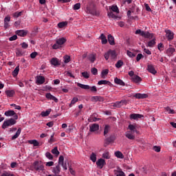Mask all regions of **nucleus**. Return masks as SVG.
Here are the masks:
<instances>
[{"label":"nucleus","instance_id":"1","mask_svg":"<svg viewBox=\"0 0 176 176\" xmlns=\"http://www.w3.org/2000/svg\"><path fill=\"white\" fill-rule=\"evenodd\" d=\"M68 164H69V162L67 160H64V156L60 155L58 158V164L52 168L53 174H54V175H58V174L61 173L60 166L63 167L64 171H67L68 170Z\"/></svg>","mask_w":176,"mask_h":176},{"label":"nucleus","instance_id":"2","mask_svg":"<svg viewBox=\"0 0 176 176\" xmlns=\"http://www.w3.org/2000/svg\"><path fill=\"white\" fill-rule=\"evenodd\" d=\"M65 42H67V38L64 37L57 38L56 41V43L52 45V49H60V47H62L63 45H64Z\"/></svg>","mask_w":176,"mask_h":176},{"label":"nucleus","instance_id":"3","mask_svg":"<svg viewBox=\"0 0 176 176\" xmlns=\"http://www.w3.org/2000/svg\"><path fill=\"white\" fill-rule=\"evenodd\" d=\"M135 34L136 35H141V36H143L144 38H146L147 39H152V38H153V34L148 32L142 31L141 30H137Z\"/></svg>","mask_w":176,"mask_h":176},{"label":"nucleus","instance_id":"4","mask_svg":"<svg viewBox=\"0 0 176 176\" xmlns=\"http://www.w3.org/2000/svg\"><path fill=\"white\" fill-rule=\"evenodd\" d=\"M104 57L107 61L109 60V57L111 60H115L117 57L116 51L109 50L107 52L104 53Z\"/></svg>","mask_w":176,"mask_h":176},{"label":"nucleus","instance_id":"5","mask_svg":"<svg viewBox=\"0 0 176 176\" xmlns=\"http://www.w3.org/2000/svg\"><path fill=\"white\" fill-rule=\"evenodd\" d=\"M16 123V121L15 119L10 118L8 120H6L3 122L2 124V129H8V127H10L11 126H14V124Z\"/></svg>","mask_w":176,"mask_h":176},{"label":"nucleus","instance_id":"6","mask_svg":"<svg viewBox=\"0 0 176 176\" xmlns=\"http://www.w3.org/2000/svg\"><path fill=\"white\" fill-rule=\"evenodd\" d=\"M34 168L36 171L42 172L45 171V165L42 164H39V162L36 161L33 164Z\"/></svg>","mask_w":176,"mask_h":176},{"label":"nucleus","instance_id":"7","mask_svg":"<svg viewBox=\"0 0 176 176\" xmlns=\"http://www.w3.org/2000/svg\"><path fill=\"white\" fill-rule=\"evenodd\" d=\"M164 32L166 33L165 36L167 41H173V39H174L175 34H174V32H173V31L166 29L164 30Z\"/></svg>","mask_w":176,"mask_h":176},{"label":"nucleus","instance_id":"8","mask_svg":"<svg viewBox=\"0 0 176 176\" xmlns=\"http://www.w3.org/2000/svg\"><path fill=\"white\" fill-rule=\"evenodd\" d=\"M105 164H107V162H105V160L102 158H100L96 161V166L98 168H100V169L103 168Z\"/></svg>","mask_w":176,"mask_h":176},{"label":"nucleus","instance_id":"9","mask_svg":"<svg viewBox=\"0 0 176 176\" xmlns=\"http://www.w3.org/2000/svg\"><path fill=\"white\" fill-rule=\"evenodd\" d=\"M5 116H14V120H17L19 119V116L13 110H9L4 113Z\"/></svg>","mask_w":176,"mask_h":176},{"label":"nucleus","instance_id":"10","mask_svg":"<svg viewBox=\"0 0 176 176\" xmlns=\"http://www.w3.org/2000/svg\"><path fill=\"white\" fill-rule=\"evenodd\" d=\"M128 129H129V131L132 133H136V134H140V131L137 130V124H130L128 126Z\"/></svg>","mask_w":176,"mask_h":176},{"label":"nucleus","instance_id":"11","mask_svg":"<svg viewBox=\"0 0 176 176\" xmlns=\"http://www.w3.org/2000/svg\"><path fill=\"white\" fill-rule=\"evenodd\" d=\"M100 130V125L98 124H92L89 126V131L91 133H94Z\"/></svg>","mask_w":176,"mask_h":176},{"label":"nucleus","instance_id":"12","mask_svg":"<svg viewBox=\"0 0 176 176\" xmlns=\"http://www.w3.org/2000/svg\"><path fill=\"white\" fill-rule=\"evenodd\" d=\"M36 83L37 85H43L45 83V77L42 76H37L36 77Z\"/></svg>","mask_w":176,"mask_h":176},{"label":"nucleus","instance_id":"13","mask_svg":"<svg viewBox=\"0 0 176 176\" xmlns=\"http://www.w3.org/2000/svg\"><path fill=\"white\" fill-rule=\"evenodd\" d=\"M125 137L128 138V140H135V135H134V132H131L128 131L125 133Z\"/></svg>","mask_w":176,"mask_h":176},{"label":"nucleus","instance_id":"14","mask_svg":"<svg viewBox=\"0 0 176 176\" xmlns=\"http://www.w3.org/2000/svg\"><path fill=\"white\" fill-rule=\"evenodd\" d=\"M147 71H148V72H150V74H152L153 75H155V74H157V72L155 69V66H153V65H148L147 66Z\"/></svg>","mask_w":176,"mask_h":176},{"label":"nucleus","instance_id":"15","mask_svg":"<svg viewBox=\"0 0 176 176\" xmlns=\"http://www.w3.org/2000/svg\"><path fill=\"white\" fill-rule=\"evenodd\" d=\"M141 118H144V116L141 114H135V113H133L130 115V119L131 120H138L139 119H141Z\"/></svg>","mask_w":176,"mask_h":176},{"label":"nucleus","instance_id":"16","mask_svg":"<svg viewBox=\"0 0 176 176\" xmlns=\"http://www.w3.org/2000/svg\"><path fill=\"white\" fill-rule=\"evenodd\" d=\"M45 97H46V98H47V100H51L52 101H54L55 102H58V99H57V98H56V96H54L50 93L46 94Z\"/></svg>","mask_w":176,"mask_h":176},{"label":"nucleus","instance_id":"17","mask_svg":"<svg viewBox=\"0 0 176 176\" xmlns=\"http://www.w3.org/2000/svg\"><path fill=\"white\" fill-rule=\"evenodd\" d=\"M114 173H115L116 176H126V174L124 173V172H123L122 168H120L119 167L117 168V169L114 170Z\"/></svg>","mask_w":176,"mask_h":176},{"label":"nucleus","instance_id":"18","mask_svg":"<svg viewBox=\"0 0 176 176\" xmlns=\"http://www.w3.org/2000/svg\"><path fill=\"white\" fill-rule=\"evenodd\" d=\"M10 22V16H7L4 18V28L8 29L10 27L9 23Z\"/></svg>","mask_w":176,"mask_h":176},{"label":"nucleus","instance_id":"19","mask_svg":"<svg viewBox=\"0 0 176 176\" xmlns=\"http://www.w3.org/2000/svg\"><path fill=\"white\" fill-rule=\"evenodd\" d=\"M16 34L19 36H27V34H28V31L25 30H17L16 32Z\"/></svg>","mask_w":176,"mask_h":176},{"label":"nucleus","instance_id":"20","mask_svg":"<svg viewBox=\"0 0 176 176\" xmlns=\"http://www.w3.org/2000/svg\"><path fill=\"white\" fill-rule=\"evenodd\" d=\"M124 104H126V100L118 101L113 104V107L120 108V107H122V105H124Z\"/></svg>","mask_w":176,"mask_h":176},{"label":"nucleus","instance_id":"21","mask_svg":"<svg viewBox=\"0 0 176 176\" xmlns=\"http://www.w3.org/2000/svg\"><path fill=\"white\" fill-rule=\"evenodd\" d=\"M99 38L101 40L102 45H107V43H108V40L107 39V36H105L104 34H101Z\"/></svg>","mask_w":176,"mask_h":176},{"label":"nucleus","instance_id":"22","mask_svg":"<svg viewBox=\"0 0 176 176\" xmlns=\"http://www.w3.org/2000/svg\"><path fill=\"white\" fill-rule=\"evenodd\" d=\"M5 93L6 94L7 97H10V98L13 97L14 96V94H16V92L13 89L6 90L5 91Z\"/></svg>","mask_w":176,"mask_h":176},{"label":"nucleus","instance_id":"23","mask_svg":"<svg viewBox=\"0 0 176 176\" xmlns=\"http://www.w3.org/2000/svg\"><path fill=\"white\" fill-rule=\"evenodd\" d=\"M174 53H175V48L174 47H168L166 50V54H168L169 56H173Z\"/></svg>","mask_w":176,"mask_h":176},{"label":"nucleus","instance_id":"24","mask_svg":"<svg viewBox=\"0 0 176 176\" xmlns=\"http://www.w3.org/2000/svg\"><path fill=\"white\" fill-rule=\"evenodd\" d=\"M114 155L116 156V157H118V159H124V155H123V153L121 151H116L114 153Z\"/></svg>","mask_w":176,"mask_h":176},{"label":"nucleus","instance_id":"25","mask_svg":"<svg viewBox=\"0 0 176 176\" xmlns=\"http://www.w3.org/2000/svg\"><path fill=\"white\" fill-rule=\"evenodd\" d=\"M87 58L90 63H94L96 61V54H90L88 55Z\"/></svg>","mask_w":176,"mask_h":176},{"label":"nucleus","instance_id":"26","mask_svg":"<svg viewBox=\"0 0 176 176\" xmlns=\"http://www.w3.org/2000/svg\"><path fill=\"white\" fill-rule=\"evenodd\" d=\"M109 9H111V10H112V12H114L115 13H120L119 8H118V6L116 5L109 6Z\"/></svg>","mask_w":176,"mask_h":176},{"label":"nucleus","instance_id":"27","mask_svg":"<svg viewBox=\"0 0 176 176\" xmlns=\"http://www.w3.org/2000/svg\"><path fill=\"white\" fill-rule=\"evenodd\" d=\"M132 80L135 83H140V82H141V80H142L141 79V77H140L137 75H135L132 77Z\"/></svg>","mask_w":176,"mask_h":176},{"label":"nucleus","instance_id":"28","mask_svg":"<svg viewBox=\"0 0 176 176\" xmlns=\"http://www.w3.org/2000/svg\"><path fill=\"white\" fill-rule=\"evenodd\" d=\"M89 159L93 163H96V162H97V154H96V153H91Z\"/></svg>","mask_w":176,"mask_h":176},{"label":"nucleus","instance_id":"29","mask_svg":"<svg viewBox=\"0 0 176 176\" xmlns=\"http://www.w3.org/2000/svg\"><path fill=\"white\" fill-rule=\"evenodd\" d=\"M108 41H109V43L112 46L115 45V38L112 36L111 34L108 35Z\"/></svg>","mask_w":176,"mask_h":176},{"label":"nucleus","instance_id":"30","mask_svg":"<svg viewBox=\"0 0 176 176\" xmlns=\"http://www.w3.org/2000/svg\"><path fill=\"white\" fill-rule=\"evenodd\" d=\"M134 97H135V98H138V99H141V98H146V97H148V95H146V94H136Z\"/></svg>","mask_w":176,"mask_h":176},{"label":"nucleus","instance_id":"31","mask_svg":"<svg viewBox=\"0 0 176 176\" xmlns=\"http://www.w3.org/2000/svg\"><path fill=\"white\" fill-rule=\"evenodd\" d=\"M52 112V109H47L45 111H42L41 115V116H43V118H45L46 116H49V115H50V113Z\"/></svg>","mask_w":176,"mask_h":176},{"label":"nucleus","instance_id":"32","mask_svg":"<svg viewBox=\"0 0 176 176\" xmlns=\"http://www.w3.org/2000/svg\"><path fill=\"white\" fill-rule=\"evenodd\" d=\"M102 157H103V159H111V154L109 153V151H104L102 155Z\"/></svg>","mask_w":176,"mask_h":176},{"label":"nucleus","instance_id":"33","mask_svg":"<svg viewBox=\"0 0 176 176\" xmlns=\"http://www.w3.org/2000/svg\"><path fill=\"white\" fill-rule=\"evenodd\" d=\"M50 63L52 65H54L55 67H56V65H60V62H58V59L56 58H53L51 60Z\"/></svg>","mask_w":176,"mask_h":176},{"label":"nucleus","instance_id":"34","mask_svg":"<svg viewBox=\"0 0 176 176\" xmlns=\"http://www.w3.org/2000/svg\"><path fill=\"white\" fill-rule=\"evenodd\" d=\"M77 86H78V87H80L81 89H84V90H89V89H90L89 85L80 84L79 82L77 84Z\"/></svg>","mask_w":176,"mask_h":176},{"label":"nucleus","instance_id":"35","mask_svg":"<svg viewBox=\"0 0 176 176\" xmlns=\"http://www.w3.org/2000/svg\"><path fill=\"white\" fill-rule=\"evenodd\" d=\"M114 82L116 85H120V86H124V82L121 79L116 78Z\"/></svg>","mask_w":176,"mask_h":176},{"label":"nucleus","instance_id":"36","mask_svg":"<svg viewBox=\"0 0 176 176\" xmlns=\"http://www.w3.org/2000/svg\"><path fill=\"white\" fill-rule=\"evenodd\" d=\"M19 71H20V67L19 66H16L14 70L12 72V76H14V78H16V76L19 75Z\"/></svg>","mask_w":176,"mask_h":176},{"label":"nucleus","instance_id":"37","mask_svg":"<svg viewBox=\"0 0 176 176\" xmlns=\"http://www.w3.org/2000/svg\"><path fill=\"white\" fill-rule=\"evenodd\" d=\"M109 74V70L107 69H105L104 70L102 71L100 76L101 78H102L103 79H105V76H107V74Z\"/></svg>","mask_w":176,"mask_h":176},{"label":"nucleus","instance_id":"38","mask_svg":"<svg viewBox=\"0 0 176 176\" xmlns=\"http://www.w3.org/2000/svg\"><path fill=\"white\" fill-rule=\"evenodd\" d=\"M20 134H21V129H19L16 132V134H14L12 137V140H16V138H19V135H20Z\"/></svg>","mask_w":176,"mask_h":176},{"label":"nucleus","instance_id":"39","mask_svg":"<svg viewBox=\"0 0 176 176\" xmlns=\"http://www.w3.org/2000/svg\"><path fill=\"white\" fill-rule=\"evenodd\" d=\"M29 144L34 145V146H39V142L36 140H32L28 141Z\"/></svg>","mask_w":176,"mask_h":176},{"label":"nucleus","instance_id":"40","mask_svg":"<svg viewBox=\"0 0 176 176\" xmlns=\"http://www.w3.org/2000/svg\"><path fill=\"white\" fill-rule=\"evenodd\" d=\"M155 45H156V41H155V39L153 38V40L148 42L147 46L148 47H153Z\"/></svg>","mask_w":176,"mask_h":176},{"label":"nucleus","instance_id":"41","mask_svg":"<svg viewBox=\"0 0 176 176\" xmlns=\"http://www.w3.org/2000/svg\"><path fill=\"white\" fill-rule=\"evenodd\" d=\"M66 25H68L67 21L60 22L58 23V28H64V27H66Z\"/></svg>","mask_w":176,"mask_h":176},{"label":"nucleus","instance_id":"42","mask_svg":"<svg viewBox=\"0 0 176 176\" xmlns=\"http://www.w3.org/2000/svg\"><path fill=\"white\" fill-rule=\"evenodd\" d=\"M51 152L53 155H55L56 156H58L60 155V151H58V148H57V147L54 148L51 151Z\"/></svg>","mask_w":176,"mask_h":176},{"label":"nucleus","instance_id":"43","mask_svg":"<svg viewBox=\"0 0 176 176\" xmlns=\"http://www.w3.org/2000/svg\"><path fill=\"white\" fill-rule=\"evenodd\" d=\"M164 109L166 111V112H168V113L170 115H174V113H175L174 109H171L169 107H165Z\"/></svg>","mask_w":176,"mask_h":176},{"label":"nucleus","instance_id":"44","mask_svg":"<svg viewBox=\"0 0 176 176\" xmlns=\"http://www.w3.org/2000/svg\"><path fill=\"white\" fill-rule=\"evenodd\" d=\"M78 98H74L72 100V101H71V102H70V104H69V108H72V107L73 105H75V104H76V102H78Z\"/></svg>","mask_w":176,"mask_h":176},{"label":"nucleus","instance_id":"45","mask_svg":"<svg viewBox=\"0 0 176 176\" xmlns=\"http://www.w3.org/2000/svg\"><path fill=\"white\" fill-rule=\"evenodd\" d=\"M107 16L108 17H109V19H113L114 20H116V19H118V16L115 15V14H113V12H108Z\"/></svg>","mask_w":176,"mask_h":176},{"label":"nucleus","instance_id":"46","mask_svg":"<svg viewBox=\"0 0 176 176\" xmlns=\"http://www.w3.org/2000/svg\"><path fill=\"white\" fill-rule=\"evenodd\" d=\"M109 130H111V127L109 126V125H105L104 130V135H107V134L109 133Z\"/></svg>","mask_w":176,"mask_h":176},{"label":"nucleus","instance_id":"47","mask_svg":"<svg viewBox=\"0 0 176 176\" xmlns=\"http://www.w3.org/2000/svg\"><path fill=\"white\" fill-rule=\"evenodd\" d=\"M1 176H16L14 174L9 172V171H4Z\"/></svg>","mask_w":176,"mask_h":176},{"label":"nucleus","instance_id":"48","mask_svg":"<svg viewBox=\"0 0 176 176\" xmlns=\"http://www.w3.org/2000/svg\"><path fill=\"white\" fill-rule=\"evenodd\" d=\"M108 83H111L109 81L107 80H101L98 82V85H108Z\"/></svg>","mask_w":176,"mask_h":176},{"label":"nucleus","instance_id":"49","mask_svg":"<svg viewBox=\"0 0 176 176\" xmlns=\"http://www.w3.org/2000/svg\"><path fill=\"white\" fill-rule=\"evenodd\" d=\"M122 66H123V60H120L116 63V68H121V67Z\"/></svg>","mask_w":176,"mask_h":176},{"label":"nucleus","instance_id":"50","mask_svg":"<svg viewBox=\"0 0 176 176\" xmlns=\"http://www.w3.org/2000/svg\"><path fill=\"white\" fill-rule=\"evenodd\" d=\"M45 157H47V159H49V160H53V155H52V153H50V152L45 153Z\"/></svg>","mask_w":176,"mask_h":176},{"label":"nucleus","instance_id":"51","mask_svg":"<svg viewBox=\"0 0 176 176\" xmlns=\"http://www.w3.org/2000/svg\"><path fill=\"white\" fill-rule=\"evenodd\" d=\"M157 49L160 50V52H163V50H164V45H163V43H159L157 45Z\"/></svg>","mask_w":176,"mask_h":176},{"label":"nucleus","instance_id":"52","mask_svg":"<svg viewBox=\"0 0 176 176\" xmlns=\"http://www.w3.org/2000/svg\"><path fill=\"white\" fill-rule=\"evenodd\" d=\"M81 74L83 78H85V79H89V78H90V74H89L87 72H82Z\"/></svg>","mask_w":176,"mask_h":176},{"label":"nucleus","instance_id":"53","mask_svg":"<svg viewBox=\"0 0 176 176\" xmlns=\"http://www.w3.org/2000/svg\"><path fill=\"white\" fill-rule=\"evenodd\" d=\"M69 61H71V58L69 57V56L66 55L64 57V63H65V64H68V63H69Z\"/></svg>","mask_w":176,"mask_h":176},{"label":"nucleus","instance_id":"54","mask_svg":"<svg viewBox=\"0 0 176 176\" xmlns=\"http://www.w3.org/2000/svg\"><path fill=\"white\" fill-rule=\"evenodd\" d=\"M74 10H79L80 9V3H76L73 7Z\"/></svg>","mask_w":176,"mask_h":176},{"label":"nucleus","instance_id":"55","mask_svg":"<svg viewBox=\"0 0 176 176\" xmlns=\"http://www.w3.org/2000/svg\"><path fill=\"white\" fill-rule=\"evenodd\" d=\"M56 140H54V133H52V135H51L50 140H48V142L50 144H53V142H54Z\"/></svg>","mask_w":176,"mask_h":176},{"label":"nucleus","instance_id":"56","mask_svg":"<svg viewBox=\"0 0 176 176\" xmlns=\"http://www.w3.org/2000/svg\"><path fill=\"white\" fill-rule=\"evenodd\" d=\"M21 12H16L15 13H14L12 14L13 17H14V19H17V17H20V16H21Z\"/></svg>","mask_w":176,"mask_h":176},{"label":"nucleus","instance_id":"57","mask_svg":"<svg viewBox=\"0 0 176 176\" xmlns=\"http://www.w3.org/2000/svg\"><path fill=\"white\" fill-rule=\"evenodd\" d=\"M153 151H155V152H158L159 153V152H160L162 148L159 146H154L153 147Z\"/></svg>","mask_w":176,"mask_h":176},{"label":"nucleus","instance_id":"58","mask_svg":"<svg viewBox=\"0 0 176 176\" xmlns=\"http://www.w3.org/2000/svg\"><path fill=\"white\" fill-rule=\"evenodd\" d=\"M91 72L93 75H97L98 74V70L96 67H94L91 69Z\"/></svg>","mask_w":176,"mask_h":176},{"label":"nucleus","instance_id":"59","mask_svg":"<svg viewBox=\"0 0 176 176\" xmlns=\"http://www.w3.org/2000/svg\"><path fill=\"white\" fill-rule=\"evenodd\" d=\"M45 166L47 167H52V166H54V162L50 161V162H46Z\"/></svg>","mask_w":176,"mask_h":176},{"label":"nucleus","instance_id":"60","mask_svg":"<svg viewBox=\"0 0 176 176\" xmlns=\"http://www.w3.org/2000/svg\"><path fill=\"white\" fill-rule=\"evenodd\" d=\"M126 54H127V56H129V57H131V58L135 57V54H134V53H133L130 51H127Z\"/></svg>","mask_w":176,"mask_h":176},{"label":"nucleus","instance_id":"61","mask_svg":"<svg viewBox=\"0 0 176 176\" xmlns=\"http://www.w3.org/2000/svg\"><path fill=\"white\" fill-rule=\"evenodd\" d=\"M91 101H94V102H97V101H100V97L98 96H94L91 98Z\"/></svg>","mask_w":176,"mask_h":176},{"label":"nucleus","instance_id":"62","mask_svg":"<svg viewBox=\"0 0 176 176\" xmlns=\"http://www.w3.org/2000/svg\"><path fill=\"white\" fill-rule=\"evenodd\" d=\"M16 56H23V52H21V50L17 49L16 51Z\"/></svg>","mask_w":176,"mask_h":176},{"label":"nucleus","instance_id":"63","mask_svg":"<svg viewBox=\"0 0 176 176\" xmlns=\"http://www.w3.org/2000/svg\"><path fill=\"white\" fill-rule=\"evenodd\" d=\"M143 56L142 54H138L136 57V61H140L142 58Z\"/></svg>","mask_w":176,"mask_h":176},{"label":"nucleus","instance_id":"64","mask_svg":"<svg viewBox=\"0 0 176 176\" xmlns=\"http://www.w3.org/2000/svg\"><path fill=\"white\" fill-rule=\"evenodd\" d=\"M16 39H17V35H14L9 38V41H16Z\"/></svg>","mask_w":176,"mask_h":176}]
</instances>
